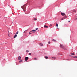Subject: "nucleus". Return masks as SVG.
<instances>
[{
    "instance_id": "nucleus-26",
    "label": "nucleus",
    "mask_w": 77,
    "mask_h": 77,
    "mask_svg": "<svg viewBox=\"0 0 77 77\" xmlns=\"http://www.w3.org/2000/svg\"><path fill=\"white\" fill-rule=\"evenodd\" d=\"M29 55H32V54L31 53H29Z\"/></svg>"
},
{
    "instance_id": "nucleus-18",
    "label": "nucleus",
    "mask_w": 77,
    "mask_h": 77,
    "mask_svg": "<svg viewBox=\"0 0 77 77\" xmlns=\"http://www.w3.org/2000/svg\"><path fill=\"white\" fill-rule=\"evenodd\" d=\"M29 51L28 50H27L26 51V52L27 53V52H29Z\"/></svg>"
},
{
    "instance_id": "nucleus-3",
    "label": "nucleus",
    "mask_w": 77,
    "mask_h": 77,
    "mask_svg": "<svg viewBox=\"0 0 77 77\" xmlns=\"http://www.w3.org/2000/svg\"><path fill=\"white\" fill-rule=\"evenodd\" d=\"M38 28H36L35 30L31 31H30V32H32V33H35L36 32L35 31L37 30H38Z\"/></svg>"
},
{
    "instance_id": "nucleus-21",
    "label": "nucleus",
    "mask_w": 77,
    "mask_h": 77,
    "mask_svg": "<svg viewBox=\"0 0 77 77\" xmlns=\"http://www.w3.org/2000/svg\"><path fill=\"white\" fill-rule=\"evenodd\" d=\"M56 26L58 27V24L57 23H56Z\"/></svg>"
},
{
    "instance_id": "nucleus-1",
    "label": "nucleus",
    "mask_w": 77,
    "mask_h": 77,
    "mask_svg": "<svg viewBox=\"0 0 77 77\" xmlns=\"http://www.w3.org/2000/svg\"><path fill=\"white\" fill-rule=\"evenodd\" d=\"M60 47L61 48H62L64 50H66V48H64V47H66V46H65L64 45H63L61 44H60Z\"/></svg>"
},
{
    "instance_id": "nucleus-12",
    "label": "nucleus",
    "mask_w": 77,
    "mask_h": 77,
    "mask_svg": "<svg viewBox=\"0 0 77 77\" xmlns=\"http://www.w3.org/2000/svg\"><path fill=\"white\" fill-rule=\"evenodd\" d=\"M53 41L55 42H57V41L54 39H53Z\"/></svg>"
},
{
    "instance_id": "nucleus-11",
    "label": "nucleus",
    "mask_w": 77,
    "mask_h": 77,
    "mask_svg": "<svg viewBox=\"0 0 77 77\" xmlns=\"http://www.w3.org/2000/svg\"><path fill=\"white\" fill-rule=\"evenodd\" d=\"M39 45L41 46H42L43 45V44L42 43H40Z\"/></svg>"
},
{
    "instance_id": "nucleus-29",
    "label": "nucleus",
    "mask_w": 77,
    "mask_h": 77,
    "mask_svg": "<svg viewBox=\"0 0 77 77\" xmlns=\"http://www.w3.org/2000/svg\"><path fill=\"white\" fill-rule=\"evenodd\" d=\"M73 58H75V56L73 57Z\"/></svg>"
},
{
    "instance_id": "nucleus-22",
    "label": "nucleus",
    "mask_w": 77,
    "mask_h": 77,
    "mask_svg": "<svg viewBox=\"0 0 77 77\" xmlns=\"http://www.w3.org/2000/svg\"><path fill=\"white\" fill-rule=\"evenodd\" d=\"M65 19H64V18H62L61 19V20H64Z\"/></svg>"
},
{
    "instance_id": "nucleus-6",
    "label": "nucleus",
    "mask_w": 77,
    "mask_h": 77,
    "mask_svg": "<svg viewBox=\"0 0 77 77\" xmlns=\"http://www.w3.org/2000/svg\"><path fill=\"white\" fill-rule=\"evenodd\" d=\"M44 28H48V26H46V25L44 26Z\"/></svg>"
},
{
    "instance_id": "nucleus-5",
    "label": "nucleus",
    "mask_w": 77,
    "mask_h": 77,
    "mask_svg": "<svg viewBox=\"0 0 77 77\" xmlns=\"http://www.w3.org/2000/svg\"><path fill=\"white\" fill-rule=\"evenodd\" d=\"M61 15L63 16H65L66 15V14L65 13H61Z\"/></svg>"
},
{
    "instance_id": "nucleus-30",
    "label": "nucleus",
    "mask_w": 77,
    "mask_h": 77,
    "mask_svg": "<svg viewBox=\"0 0 77 77\" xmlns=\"http://www.w3.org/2000/svg\"><path fill=\"white\" fill-rule=\"evenodd\" d=\"M23 11H24V12H25L26 11L25 10H23Z\"/></svg>"
},
{
    "instance_id": "nucleus-31",
    "label": "nucleus",
    "mask_w": 77,
    "mask_h": 77,
    "mask_svg": "<svg viewBox=\"0 0 77 77\" xmlns=\"http://www.w3.org/2000/svg\"><path fill=\"white\" fill-rule=\"evenodd\" d=\"M77 19V18H76V19H75V20H76Z\"/></svg>"
},
{
    "instance_id": "nucleus-14",
    "label": "nucleus",
    "mask_w": 77,
    "mask_h": 77,
    "mask_svg": "<svg viewBox=\"0 0 77 77\" xmlns=\"http://www.w3.org/2000/svg\"><path fill=\"white\" fill-rule=\"evenodd\" d=\"M23 62V60H20L19 61V63H21V62Z\"/></svg>"
},
{
    "instance_id": "nucleus-23",
    "label": "nucleus",
    "mask_w": 77,
    "mask_h": 77,
    "mask_svg": "<svg viewBox=\"0 0 77 77\" xmlns=\"http://www.w3.org/2000/svg\"><path fill=\"white\" fill-rule=\"evenodd\" d=\"M52 26V24H50V25H49V26H50V27H51Z\"/></svg>"
},
{
    "instance_id": "nucleus-16",
    "label": "nucleus",
    "mask_w": 77,
    "mask_h": 77,
    "mask_svg": "<svg viewBox=\"0 0 77 77\" xmlns=\"http://www.w3.org/2000/svg\"><path fill=\"white\" fill-rule=\"evenodd\" d=\"M66 18V17L65 16L64 17H63L64 19H65Z\"/></svg>"
},
{
    "instance_id": "nucleus-13",
    "label": "nucleus",
    "mask_w": 77,
    "mask_h": 77,
    "mask_svg": "<svg viewBox=\"0 0 77 77\" xmlns=\"http://www.w3.org/2000/svg\"><path fill=\"white\" fill-rule=\"evenodd\" d=\"M34 21H36L37 20V19L36 18H34Z\"/></svg>"
},
{
    "instance_id": "nucleus-20",
    "label": "nucleus",
    "mask_w": 77,
    "mask_h": 77,
    "mask_svg": "<svg viewBox=\"0 0 77 77\" xmlns=\"http://www.w3.org/2000/svg\"><path fill=\"white\" fill-rule=\"evenodd\" d=\"M34 60H37V58H34Z\"/></svg>"
},
{
    "instance_id": "nucleus-24",
    "label": "nucleus",
    "mask_w": 77,
    "mask_h": 77,
    "mask_svg": "<svg viewBox=\"0 0 77 77\" xmlns=\"http://www.w3.org/2000/svg\"><path fill=\"white\" fill-rule=\"evenodd\" d=\"M64 48H66V50L67 47H66H66H64Z\"/></svg>"
},
{
    "instance_id": "nucleus-19",
    "label": "nucleus",
    "mask_w": 77,
    "mask_h": 77,
    "mask_svg": "<svg viewBox=\"0 0 77 77\" xmlns=\"http://www.w3.org/2000/svg\"><path fill=\"white\" fill-rule=\"evenodd\" d=\"M48 57H45V59H48Z\"/></svg>"
},
{
    "instance_id": "nucleus-15",
    "label": "nucleus",
    "mask_w": 77,
    "mask_h": 77,
    "mask_svg": "<svg viewBox=\"0 0 77 77\" xmlns=\"http://www.w3.org/2000/svg\"><path fill=\"white\" fill-rule=\"evenodd\" d=\"M72 11L74 12H76V11H75V10H73Z\"/></svg>"
},
{
    "instance_id": "nucleus-10",
    "label": "nucleus",
    "mask_w": 77,
    "mask_h": 77,
    "mask_svg": "<svg viewBox=\"0 0 77 77\" xmlns=\"http://www.w3.org/2000/svg\"><path fill=\"white\" fill-rule=\"evenodd\" d=\"M17 35H15L14 36V38H15L16 37H17Z\"/></svg>"
},
{
    "instance_id": "nucleus-32",
    "label": "nucleus",
    "mask_w": 77,
    "mask_h": 77,
    "mask_svg": "<svg viewBox=\"0 0 77 77\" xmlns=\"http://www.w3.org/2000/svg\"><path fill=\"white\" fill-rule=\"evenodd\" d=\"M75 58H77V56H75Z\"/></svg>"
},
{
    "instance_id": "nucleus-8",
    "label": "nucleus",
    "mask_w": 77,
    "mask_h": 77,
    "mask_svg": "<svg viewBox=\"0 0 77 77\" xmlns=\"http://www.w3.org/2000/svg\"><path fill=\"white\" fill-rule=\"evenodd\" d=\"M53 59H55V58L54 57H52V58L51 59V60H53Z\"/></svg>"
},
{
    "instance_id": "nucleus-27",
    "label": "nucleus",
    "mask_w": 77,
    "mask_h": 77,
    "mask_svg": "<svg viewBox=\"0 0 77 77\" xmlns=\"http://www.w3.org/2000/svg\"><path fill=\"white\" fill-rule=\"evenodd\" d=\"M30 32H29V34H32V33H30Z\"/></svg>"
},
{
    "instance_id": "nucleus-28",
    "label": "nucleus",
    "mask_w": 77,
    "mask_h": 77,
    "mask_svg": "<svg viewBox=\"0 0 77 77\" xmlns=\"http://www.w3.org/2000/svg\"><path fill=\"white\" fill-rule=\"evenodd\" d=\"M42 7L41 6H40L39 7V8H40V9H41V8Z\"/></svg>"
},
{
    "instance_id": "nucleus-33",
    "label": "nucleus",
    "mask_w": 77,
    "mask_h": 77,
    "mask_svg": "<svg viewBox=\"0 0 77 77\" xmlns=\"http://www.w3.org/2000/svg\"><path fill=\"white\" fill-rule=\"evenodd\" d=\"M69 22L70 21H68Z\"/></svg>"
},
{
    "instance_id": "nucleus-9",
    "label": "nucleus",
    "mask_w": 77,
    "mask_h": 77,
    "mask_svg": "<svg viewBox=\"0 0 77 77\" xmlns=\"http://www.w3.org/2000/svg\"><path fill=\"white\" fill-rule=\"evenodd\" d=\"M71 54L72 55H74L75 54L73 53H71Z\"/></svg>"
},
{
    "instance_id": "nucleus-7",
    "label": "nucleus",
    "mask_w": 77,
    "mask_h": 77,
    "mask_svg": "<svg viewBox=\"0 0 77 77\" xmlns=\"http://www.w3.org/2000/svg\"><path fill=\"white\" fill-rule=\"evenodd\" d=\"M21 57H20H20H18V60H21Z\"/></svg>"
},
{
    "instance_id": "nucleus-25",
    "label": "nucleus",
    "mask_w": 77,
    "mask_h": 77,
    "mask_svg": "<svg viewBox=\"0 0 77 77\" xmlns=\"http://www.w3.org/2000/svg\"><path fill=\"white\" fill-rule=\"evenodd\" d=\"M50 42H48V44H50Z\"/></svg>"
},
{
    "instance_id": "nucleus-34",
    "label": "nucleus",
    "mask_w": 77,
    "mask_h": 77,
    "mask_svg": "<svg viewBox=\"0 0 77 77\" xmlns=\"http://www.w3.org/2000/svg\"><path fill=\"white\" fill-rule=\"evenodd\" d=\"M25 31L24 32V33H25Z\"/></svg>"
},
{
    "instance_id": "nucleus-2",
    "label": "nucleus",
    "mask_w": 77,
    "mask_h": 77,
    "mask_svg": "<svg viewBox=\"0 0 77 77\" xmlns=\"http://www.w3.org/2000/svg\"><path fill=\"white\" fill-rule=\"evenodd\" d=\"M21 8L23 9V10H25L26 8V5L21 6Z\"/></svg>"
},
{
    "instance_id": "nucleus-4",
    "label": "nucleus",
    "mask_w": 77,
    "mask_h": 77,
    "mask_svg": "<svg viewBox=\"0 0 77 77\" xmlns=\"http://www.w3.org/2000/svg\"><path fill=\"white\" fill-rule=\"evenodd\" d=\"M28 59L29 58L28 57H26L25 58V60L26 61H27Z\"/></svg>"
},
{
    "instance_id": "nucleus-35",
    "label": "nucleus",
    "mask_w": 77,
    "mask_h": 77,
    "mask_svg": "<svg viewBox=\"0 0 77 77\" xmlns=\"http://www.w3.org/2000/svg\"><path fill=\"white\" fill-rule=\"evenodd\" d=\"M57 28V29H59V28Z\"/></svg>"
},
{
    "instance_id": "nucleus-17",
    "label": "nucleus",
    "mask_w": 77,
    "mask_h": 77,
    "mask_svg": "<svg viewBox=\"0 0 77 77\" xmlns=\"http://www.w3.org/2000/svg\"><path fill=\"white\" fill-rule=\"evenodd\" d=\"M18 32H19V31H17L16 32V34H18Z\"/></svg>"
}]
</instances>
